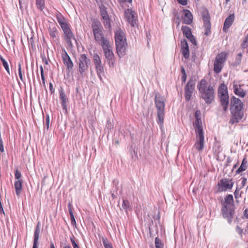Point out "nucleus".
<instances>
[{"mask_svg": "<svg viewBox=\"0 0 248 248\" xmlns=\"http://www.w3.org/2000/svg\"><path fill=\"white\" fill-rule=\"evenodd\" d=\"M184 13V16L183 17L184 23L187 25H190L193 21V16L190 11L187 9L183 10Z\"/></svg>", "mask_w": 248, "mask_h": 248, "instance_id": "4be33fe9", "label": "nucleus"}, {"mask_svg": "<svg viewBox=\"0 0 248 248\" xmlns=\"http://www.w3.org/2000/svg\"><path fill=\"white\" fill-rule=\"evenodd\" d=\"M102 242L105 248H113L111 244L107 238L102 237Z\"/></svg>", "mask_w": 248, "mask_h": 248, "instance_id": "ea45409f", "label": "nucleus"}, {"mask_svg": "<svg viewBox=\"0 0 248 248\" xmlns=\"http://www.w3.org/2000/svg\"><path fill=\"white\" fill-rule=\"evenodd\" d=\"M241 188L236 187L235 191L234 192V197L236 199V202L238 203L239 202V199L241 197L242 194L243 193V191L240 190Z\"/></svg>", "mask_w": 248, "mask_h": 248, "instance_id": "72a5a7b5", "label": "nucleus"}, {"mask_svg": "<svg viewBox=\"0 0 248 248\" xmlns=\"http://www.w3.org/2000/svg\"><path fill=\"white\" fill-rule=\"evenodd\" d=\"M188 47V44H187V42H186V40L185 39L183 40H182L181 42V48H186V47Z\"/></svg>", "mask_w": 248, "mask_h": 248, "instance_id": "49530a36", "label": "nucleus"}, {"mask_svg": "<svg viewBox=\"0 0 248 248\" xmlns=\"http://www.w3.org/2000/svg\"><path fill=\"white\" fill-rule=\"evenodd\" d=\"M197 89L200 95L207 104H210L215 97V88L211 85H208L205 79H202L197 84Z\"/></svg>", "mask_w": 248, "mask_h": 248, "instance_id": "f257e3e1", "label": "nucleus"}, {"mask_svg": "<svg viewBox=\"0 0 248 248\" xmlns=\"http://www.w3.org/2000/svg\"><path fill=\"white\" fill-rule=\"evenodd\" d=\"M95 67L98 77L101 79V76L104 73V69L102 63L95 65Z\"/></svg>", "mask_w": 248, "mask_h": 248, "instance_id": "2f4dec72", "label": "nucleus"}, {"mask_svg": "<svg viewBox=\"0 0 248 248\" xmlns=\"http://www.w3.org/2000/svg\"><path fill=\"white\" fill-rule=\"evenodd\" d=\"M248 46V40L245 39L242 43L241 44V47L242 48H246Z\"/></svg>", "mask_w": 248, "mask_h": 248, "instance_id": "603ef678", "label": "nucleus"}, {"mask_svg": "<svg viewBox=\"0 0 248 248\" xmlns=\"http://www.w3.org/2000/svg\"><path fill=\"white\" fill-rule=\"evenodd\" d=\"M90 65V60L84 54H81L78 61V71L83 77L88 71Z\"/></svg>", "mask_w": 248, "mask_h": 248, "instance_id": "6e6552de", "label": "nucleus"}, {"mask_svg": "<svg viewBox=\"0 0 248 248\" xmlns=\"http://www.w3.org/2000/svg\"><path fill=\"white\" fill-rule=\"evenodd\" d=\"M181 73L183 74H186V71H185V68H184V67H182V68H181Z\"/></svg>", "mask_w": 248, "mask_h": 248, "instance_id": "0e129e2a", "label": "nucleus"}, {"mask_svg": "<svg viewBox=\"0 0 248 248\" xmlns=\"http://www.w3.org/2000/svg\"><path fill=\"white\" fill-rule=\"evenodd\" d=\"M218 185L222 188L221 191L231 189L233 186V182L232 179L222 178L218 183Z\"/></svg>", "mask_w": 248, "mask_h": 248, "instance_id": "f8f14e48", "label": "nucleus"}, {"mask_svg": "<svg viewBox=\"0 0 248 248\" xmlns=\"http://www.w3.org/2000/svg\"><path fill=\"white\" fill-rule=\"evenodd\" d=\"M238 164H239V161H237V163H236L234 165H233V168H232V170H233L234 169H236V168L237 167V166H238Z\"/></svg>", "mask_w": 248, "mask_h": 248, "instance_id": "69168bd1", "label": "nucleus"}, {"mask_svg": "<svg viewBox=\"0 0 248 248\" xmlns=\"http://www.w3.org/2000/svg\"><path fill=\"white\" fill-rule=\"evenodd\" d=\"M0 60L1 61L2 64L4 67L5 68L6 71L9 74H10V69L7 62L1 56H0Z\"/></svg>", "mask_w": 248, "mask_h": 248, "instance_id": "a19ab883", "label": "nucleus"}, {"mask_svg": "<svg viewBox=\"0 0 248 248\" xmlns=\"http://www.w3.org/2000/svg\"><path fill=\"white\" fill-rule=\"evenodd\" d=\"M107 129L111 130L113 128V125L111 124L110 120L107 121V124L106 125Z\"/></svg>", "mask_w": 248, "mask_h": 248, "instance_id": "5fc2aeb1", "label": "nucleus"}, {"mask_svg": "<svg viewBox=\"0 0 248 248\" xmlns=\"http://www.w3.org/2000/svg\"><path fill=\"white\" fill-rule=\"evenodd\" d=\"M231 113L232 115V123H237L242 119L243 112L242 109H231Z\"/></svg>", "mask_w": 248, "mask_h": 248, "instance_id": "2eb2a0df", "label": "nucleus"}, {"mask_svg": "<svg viewBox=\"0 0 248 248\" xmlns=\"http://www.w3.org/2000/svg\"><path fill=\"white\" fill-rule=\"evenodd\" d=\"M103 19V22L104 25V26L106 28H108V29H110L111 28V24H110V19L109 18V16H108L107 17H104L102 18Z\"/></svg>", "mask_w": 248, "mask_h": 248, "instance_id": "c9c22d12", "label": "nucleus"}, {"mask_svg": "<svg viewBox=\"0 0 248 248\" xmlns=\"http://www.w3.org/2000/svg\"><path fill=\"white\" fill-rule=\"evenodd\" d=\"M248 161L246 158H243L240 166L235 171V174H240L241 172L245 171L248 168Z\"/></svg>", "mask_w": 248, "mask_h": 248, "instance_id": "393cba45", "label": "nucleus"}, {"mask_svg": "<svg viewBox=\"0 0 248 248\" xmlns=\"http://www.w3.org/2000/svg\"><path fill=\"white\" fill-rule=\"evenodd\" d=\"M219 100L221 106L223 107V110L226 111L228 109L229 103V97L228 94L219 96Z\"/></svg>", "mask_w": 248, "mask_h": 248, "instance_id": "412c9836", "label": "nucleus"}, {"mask_svg": "<svg viewBox=\"0 0 248 248\" xmlns=\"http://www.w3.org/2000/svg\"><path fill=\"white\" fill-rule=\"evenodd\" d=\"M36 4L37 8L42 11L45 7V0H36Z\"/></svg>", "mask_w": 248, "mask_h": 248, "instance_id": "4c0bfd02", "label": "nucleus"}, {"mask_svg": "<svg viewBox=\"0 0 248 248\" xmlns=\"http://www.w3.org/2000/svg\"><path fill=\"white\" fill-rule=\"evenodd\" d=\"M222 207L221 213L223 217L227 219L229 224L232 222L235 213V207L232 195H227L224 201L221 202Z\"/></svg>", "mask_w": 248, "mask_h": 248, "instance_id": "f03ea898", "label": "nucleus"}, {"mask_svg": "<svg viewBox=\"0 0 248 248\" xmlns=\"http://www.w3.org/2000/svg\"><path fill=\"white\" fill-rule=\"evenodd\" d=\"M242 57V53L240 52L237 55L236 57L235 58V65H239L240 64L241 62V59Z\"/></svg>", "mask_w": 248, "mask_h": 248, "instance_id": "37998d69", "label": "nucleus"}, {"mask_svg": "<svg viewBox=\"0 0 248 248\" xmlns=\"http://www.w3.org/2000/svg\"><path fill=\"white\" fill-rule=\"evenodd\" d=\"M247 178L245 177L242 178V184L243 186H245L246 183L247 182Z\"/></svg>", "mask_w": 248, "mask_h": 248, "instance_id": "052dcab7", "label": "nucleus"}, {"mask_svg": "<svg viewBox=\"0 0 248 248\" xmlns=\"http://www.w3.org/2000/svg\"><path fill=\"white\" fill-rule=\"evenodd\" d=\"M49 86L50 92L51 93H54V92H55V90L53 88V86L52 83H51V82L49 83Z\"/></svg>", "mask_w": 248, "mask_h": 248, "instance_id": "4d7b16f0", "label": "nucleus"}, {"mask_svg": "<svg viewBox=\"0 0 248 248\" xmlns=\"http://www.w3.org/2000/svg\"><path fill=\"white\" fill-rule=\"evenodd\" d=\"M49 122H50L49 116L48 115H47L46 120H45V122L44 123V125H45V126L46 127V128L47 130L49 128Z\"/></svg>", "mask_w": 248, "mask_h": 248, "instance_id": "de8ad7c7", "label": "nucleus"}, {"mask_svg": "<svg viewBox=\"0 0 248 248\" xmlns=\"http://www.w3.org/2000/svg\"><path fill=\"white\" fill-rule=\"evenodd\" d=\"M63 248H71V246L69 245H65L63 247Z\"/></svg>", "mask_w": 248, "mask_h": 248, "instance_id": "774afa93", "label": "nucleus"}, {"mask_svg": "<svg viewBox=\"0 0 248 248\" xmlns=\"http://www.w3.org/2000/svg\"><path fill=\"white\" fill-rule=\"evenodd\" d=\"M195 121L193 123V125L195 130H199V129H203L202 126V122L201 118V112L199 110H197L195 113Z\"/></svg>", "mask_w": 248, "mask_h": 248, "instance_id": "dca6fc26", "label": "nucleus"}, {"mask_svg": "<svg viewBox=\"0 0 248 248\" xmlns=\"http://www.w3.org/2000/svg\"><path fill=\"white\" fill-rule=\"evenodd\" d=\"M205 30V35L206 36L209 35L211 33V25L204 26Z\"/></svg>", "mask_w": 248, "mask_h": 248, "instance_id": "c03bdc74", "label": "nucleus"}, {"mask_svg": "<svg viewBox=\"0 0 248 248\" xmlns=\"http://www.w3.org/2000/svg\"><path fill=\"white\" fill-rule=\"evenodd\" d=\"M100 11L102 18L107 17L109 16L107 11V8L104 5H101L100 6Z\"/></svg>", "mask_w": 248, "mask_h": 248, "instance_id": "f704fd0d", "label": "nucleus"}, {"mask_svg": "<svg viewBox=\"0 0 248 248\" xmlns=\"http://www.w3.org/2000/svg\"><path fill=\"white\" fill-rule=\"evenodd\" d=\"M231 104L232 105L231 109H242L243 103L239 99L234 96H233L231 99Z\"/></svg>", "mask_w": 248, "mask_h": 248, "instance_id": "a211bd4d", "label": "nucleus"}, {"mask_svg": "<svg viewBox=\"0 0 248 248\" xmlns=\"http://www.w3.org/2000/svg\"><path fill=\"white\" fill-rule=\"evenodd\" d=\"M188 40L189 41H190L194 45H196L197 44V43H196V39L194 37V36L192 35V38L189 37V38H187Z\"/></svg>", "mask_w": 248, "mask_h": 248, "instance_id": "864d4df0", "label": "nucleus"}, {"mask_svg": "<svg viewBox=\"0 0 248 248\" xmlns=\"http://www.w3.org/2000/svg\"><path fill=\"white\" fill-rule=\"evenodd\" d=\"M68 208L69 212V215L70 217V219H71V223L73 226H76V221L74 217V216L73 213L72 211V205L71 202H68Z\"/></svg>", "mask_w": 248, "mask_h": 248, "instance_id": "cd10ccee", "label": "nucleus"}, {"mask_svg": "<svg viewBox=\"0 0 248 248\" xmlns=\"http://www.w3.org/2000/svg\"><path fill=\"white\" fill-rule=\"evenodd\" d=\"M115 40L117 53L122 57L125 54L127 46L126 39L123 31L119 29L115 32Z\"/></svg>", "mask_w": 248, "mask_h": 248, "instance_id": "7ed1b4c3", "label": "nucleus"}, {"mask_svg": "<svg viewBox=\"0 0 248 248\" xmlns=\"http://www.w3.org/2000/svg\"><path fill=\"white\" fill-rule=\"evenodd\" d=\"M122 207L126 212L128 210H132V206L127 200H123Z\"/></svg>", "mask_w": 248, "mask_h": 248, "instance_id": "473e14b6", "label": "nucleus"}, {"mask_svg": "<svg viewBox=\"0 0 248 248\" xmlns=\"http://www.w3.org/2000/svg\"><path fill=\"white\" fill-rule=\"evenodd\" d=\"M195 88V80L193 78H190L184 88L185 98L186 101L190 100Z\"/></svg>", "mask_w": 248, "mask_h": 248, "instance_id": "1a4fd4ad", "label": "nucleus"}, {"mask_svg": "<svg viewBox=\"0 0 248 248\" xmlns=\"http://www.w3.org/2000/svg\"><path fill=\"white\" fill-rule=\"evenodd\" d=\"M43 62L46 64H48V61L45 58H43Z\"/></svg>", "mask_w": 248, "mask_h": 248, "instance_id": "e2e57ef3", "label": "nucleus"}, {"mask_svg": "<svg viewBox=\"0 0 248 248\" xmlns=\"http://www.w3.org/2000/svg\"><path fill=\"white\" fill-rule=\"evenodd\" d=\"M70 240L73 248H79L78 245L76 242L74 237H70Z\"/></svg>", "mask_w": 248, "mask_h": 248, "instance_id": "09e8293b", "label": "nucleus"}, {"mask_svg": "<svg viewBox=\"0 0 248 248\" xmlns=\"http://www.w3.org/2000/svg\"><path fill=\"white\" fill-rule=\"evenodd\" d=\"M62 30L64 33V38L69 47L72 48L73 47V44L72 43V40H74L76 41L75 36L72 32L70 28V25L65 26Z\"/></svg>", "mask_w": 248, "mask_h": 248, "instance_id": "9b49d317", "label": "nucleus"}, {"mask_svg": "<svg viewBox=\"0 0 248 248\" xmlns=\"http://www.w3.org/2000/svg\"><path fill=\"white\" fill-rule=\"evenodd\" d=\"M186 74H183L181 77V80L182 82L185 83L186 79Z\"/></svg>", "mask_w": 248, "mask_h": 248, "instance_id": "bf43d9fd", "label": "nucleus"}, {"mask_svg": "<svg viewBox=\"0 0 248 248\" xmlns=\"http://www.w3.org/2000/svg\"><path fill=\"white\" fill-rule=\"evenodd\" d=\"M93 60L94 65H98V64L101 63V59L97 53L93 54Z\"/></svg>", "mask_w": 248, "mask_h": 248, "instance_id": "58836bf2", "label": "nucleus"}, {"mask_svg": "<svg viewBox=\"0 0 248 248\" xmlns=\"http://www.w3.org/2000/svg\"><path fill=\"white\" fill-rule=\"evenodd\" d=\"M15 179L17 180H20V178L21 177V174L18 170H16L15 172Z\"/></svg>", "mask_w": 248, "mask_h": 248, "instance_id": "8fccbe9b", "label": "nucleus"}, {"mask_svg": "<svg viewBox=\"0 0 248 248\" xmlns=\"http://www.w3.org/2000/svg\"><path fill=\"white\" fill-rule=\"evenodd\" d=\"M40 224L38 222L35 227V229L34 232V240L33 245L32 248H38V240L39 238V234L40 232Z\"/></svg>", "mask_w": 248, "mask_h": 248, "instance_id": "aec40b11", "label": "nucleus"}, {"mask_svg": "<svg viewBox=\"0 0 248 248\" xmlns=\"http://www.w3.org/2000/svg\"><path fill=\"white\" fill-rule=\"evenodd\" d=\"M103 50L105 58L107 60V62L110 67L113 66L115 59L114 55L112 51V47L109 44V42L101 45Z\"/></svg>", "mask_w": 248, "mask_h": 248, "instance_id": "0eeeda50", "label": "nucleus"}, {"mask_svg": "<svg viewBox=\"0 0 248 248\" xmlns=\"http://www.w3.org/2000/svg\"><path fill=\"white\" fill-rule=\"evenodd\" d=\"M155 243L156 248H163L164 245L158 237H156L155 238Z\"/></svg>", "mask_w": 248, "mask_h": 248, "instance_id": "79ce46f5", "label": "nucleus"}, {"mask_svg": "<svg viewBox=\"0 0 248 248\" xmlns=\"http://www.w3.org/2000/svg\"><path fill=\"white\" fill-rule=\"evenodd\" d=\"M243 216L245 217V218L248 219V208H246L244 212H243Z\"/></svg>", "mask_w": 248, "mask_h": 248, "instance_id": "13d9d810", "label": "nucleus"}, {"mask_svg": "<svg viewBox=\"0 0 248 248\" xmlns=\"http://www.w3.org/2000/svg\"><path fill=\"white\" fill-rule=\"evenodd\" d=\"M40 71H41V76L42 80L43 81V83H45V77H44V70H43V67L42 65H40Z\"/></svg>", "mask_w": 248, "mask_h": 248, "instance_id": "3c124183", "label": "nucleus"}, {"mask_svg": "<svg viewBox=\"0 0 248 248\" xmlns=\"http://www.w3.org/2000/svg\"><path fill=\"white\" fill-rule=\"evenodd\" d=\"M48 32L51 38L53 39L56 38L58 35V32L57 29L55 26L50 25L48 28Z\"/></svg>", "mask_w": 248, "mask_h": 248, "instance_id": "7c9ffc66", "label": "nucleus"}, {"mask_svg": "<svg viewBox=\"0 0 248 248\" xmlns=\"http://www.w3.org/2000/svg\"><path fill=\"white\" fill-rule=\"evenodd\" d=\"M125 16L127 19L128 23L134 27L136 23L137 16L135 15V12L131 9H128L125 11Z\"/></svg>", "mask_w": 248, "mask_h": 248, "instance_id": "ddd939ff", "label": "nucleus"}, {"mask_svg": "<svg viewBox=\"0 0 248 248\" xmlns=\"http://www.w3.org/2000/svg\"><path fill=\"white\" fill-rule=\"evenodd\" d=\"M202 20L204 22V26L211 25L210 17L207 10H203L202 14Z\"/></svg>", "mask_w": 248, "mask_h": 248, "instance_id": "b1692460", "label": "nucleus"}, {"mask_svg": "<svg viewBox=\"0 0 248 248\" xmlns=\"http://www.w3.org/2000/svg\"><path fill=\"white\" fill-rule=\"evenodd\" d=\"M195 132L197 140L194 145V147L198 152H201L202 151L204 146V136L203 129L195 130Z\"/></svg>", "mask_w": 248, "mask_h": 248, "instance_id": "9d476101", "label": "nucleus"}, {"mask_svg": "<svg viewBox=\"0 0 248 248\" xmlns=\"http://www.w3.org/2000/svg\"><path fill=\"white\" fill-rule=\"evenodd\" d=\"M56 19L60 25L62 29L68 25V24L66 22L65 19L63 16L61 15H57Z\"/></svg>", "mask_w": 248, "mask_h": 248, "instance_id": "c756f323", "label": "nucleus"}, {"mask_svg": "<svg viewBox=\"0 0 248 248\" xmlns=\"http://www.w3.org/2000/svg\"><path fill=\"white\" fill-rule=\"evenodd\" d=\"M228 94L227 86L224 83H221L218 89V96H222Z\"/></svg>", "mask_w": 248, "mask_h": 248, "instance_id": "bb28decb", "label": "nucleus"}, {"mask_svg": "<svg viewBox=\"0 0 248 248\" xmlns=\"http://www.w3.org/2000/svg\"><path fill=\"white\" fill-rule=\"evenodd\" d=\"M181 52L184 56V57L187 59L189 57V47L184 48H181Z\"/></svg>", "mask_w": 248, "mask_h": 248, "instance_id": "e433bc0d", "label": "nucleus"}, {"mask_svg": "<svg viewBox=\"0 0 248 248\" xmlns=\"http://www.w3.org/2000/svg\"><path fill=\"white\" fill-rule=\"evenodd\" d=\"M60 93V99L61 100V105L62 109L67 112V98L66 97L63 89L62 88L59 90Z\"/></svg>", "mask_w": 248, "mask_h": 248, "instance_id": "6ab92c4d", "label": "nucleus"}, {"mask_svg": "<svg viewBox=\"0 0 248 248\" xmlns=\"http://www.w3.org/2000/svg\"><path fill=\"white\" fill-rule=\"evenodd\" d=\"M177 1L182 5H186L187 3V0H177Z\"/></svg>", "mask_w": 248, "mask_h": 248, "instance_id": "6e6d98bb", "label": "nucleus"}, {"mask_svg": "<svg viewBox=\"0 0 248 248\" xmlns=\"http://www.w3.org/2000/svg\"><path fill=\"white\" fill-rule=\"evenodd\" d=\"M234 20V15L231 14L227 17L224 21L223 30L224 32H227L228 29L232 24Z\"/></svg>", "mask_w": 248, "mask_h": 248, "instance_id": "f3484780", "label": "nucleus"}, {"mask_svg": "<svg viewBox=\"0 0 248 248\" xmlns=\"http://www.w3.org/2000/svg\"><path fill=\"white\" fill-rule=\"evenodd\" d=\"M227 54L225 52H222L216 56L214 63V71L216 74L221 71L227 60Z\"/></svg>", "mask_w": 248, "mask_h": 248, "instance_id": "423d86ee", "label": "nucleus"}, {"mask_svg": "<svg viewBox=\"0 0 248 248\" xmlns=\"http://www.w3.org/2000/svg\"><path fill=\"white\" fill-rule=\"evenodd\" d=\"M18 74L20 79L23 81V75L22 74V71H21V64L20 63H19L18 64Z\"/></svg>", "mask_w": 248, "mask_h": 248, "instance_id": "a18cd8bd", "label": "nucleus"}, {"mask_svg": "<svg viewBox=\"0 0 248 248\" xmlns=\"http://www.w3.org/2000/svg\"><path fill=\"white\" fill-rule=\"evenodd\" d=\"M93 33L94 39L100 45H102L109 42L108 39L105 38L103 34V27L100 22L94 20L92 24Z\"/></svg>", "mask_w": 248, "mask_h": 248, "instance_id": "20e7f679", "label": "nucleus"}, {"mask_svg": "<svg viewBox=\"0 0 248 248\" xmlns=\"http://www.w3.org/2000/svg\"><path fill=\"white\" fill-rule=\"evenodd\" d=\"M62 57L63 62L67 69L69 71L72 70L74 66L73 62L65 50H64L63 52L62 53Z\"/></svg>", "mask_w": 248, "mask_h": 248, "instance_id": "4468645a", "label": "nucleus"}, {"mask_svg": "<svg viewBox=\"0 0 248 248\" xmlns=\"http://www.w3.org/2000/svg\"><path fill=\"white\" fill-rule=\"evenodd\" d=\"M14 186L16 190V193L17 196H19L22 190V183L21 180H16L15 181Z\"/></svg>", "mask_w": 248, "mask_h": 248, "instance_id": "a878e982", "label": "nucleus"}, {"mask_svg": "<svg viewBox=\"0 0 248 248\" xmlns=\"http://www.w3.org/2000/svg\"><path fill=\"white\" fill-rule=\"evenodd\" d=\"M236 229L239 234H241L242 233L243 230L240 227L237 226Z\"/></svg>", "mask_w": 248, "mask_h": 248, "instance_id": "680f3d73", "label": "nucleus"}, {"mask_svg": "<svg viewBox=\"0 0 248 248\" xmlns=\"http://www.w3.org/2000/svg\"><path fill=\"white\" fill-rule=\"evenodd\" d=\"M155 102L157 108V123L162 124L164 118L165 101L164 97L158 93L155 94Z\"/></svg>", "mask_w": 248, "mask_h": 248, "instance_id": "39448f33", "label": "nucleus"}, {"mask_svg": "<svg viewBox=\"0 0 248 248\" xmlns=\"http://www.w3.org/2000/svg\"><path fill=\"white\" fill-rule=\"evenodd\" d=\"M50 248H55L54 244L52 242H50Z\"/></svg>", "mask_w": 248, "mask_h": 248, "instance_id": "338daca9", "label": "nucleus"}, {"mask_svg": "<svg viewBox=\"0 0 248 248\" xmlns=\"http://www.w3.org/2000/svg\"><path fill=\"white\" fill-rule=\"evenodd\" d=\"M181 30L183 34L186 38H189L190 37L192 38L193 34H192L191 29L189 27L186 26H182Z\"/></svg>", "mask_w": 248, "mask_h": 248, "instance_id": "c85d7f7f", "label": "nucleus"}, {"mask_svg": "<svg viewBox=\"0 0 248 248\" xmlns=\"http://www.w3.org/2000/svg\"><path fill=\"white\" fill-rule=\"evenodd\" d=\"M234 93L237 95L241 97H244L246 95V92L241 88L240 85L237 84H233V86Z\"/></svg>", "mask_w": 248, "mask_h": 248, "instance_id": "5701e85b", "label": "nucleus"}]
</instances>
